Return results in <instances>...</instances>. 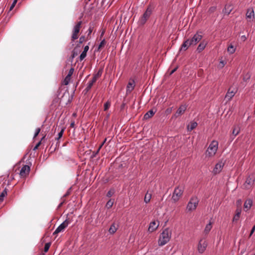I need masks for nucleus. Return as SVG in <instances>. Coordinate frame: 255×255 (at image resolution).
I'll return each mask as SVG.
<instances>
[{
	"mask_svg": "<svg viewBox=\"0 0 255 255\" xmlns=\"http://www.w3.org/2000/svg\"><path fill=\"white\" fill-rule=\"evenodd\" d=\"M184 190V187L182 185H179L175 188L171 198L174 203L178 201L182 197Z\"/></svg>",
	"mask_w": 255,
	"mask_h": 255,
	"instance_id": "obj_4",
	"label": "nucleus"
},
{
	"mask_svg": "<svg viewBox=\"0 0 255 255\" xmlns=\"http://www.w3.org/2000/svg\"><path fill=\"white\" fill-rule=\"evenodd\" d=\"M240 217V215H239L238 214H235V215L233 217V222L238 221Z\"/></svg>",
	"mask_w": 255,
	"mask_h": 255,
	"instance_id": "obj_40",
	"label": "nucleus"
},
{
	"mask_svg": "<svg viewBox=\"0 0 255 255\" xmlns=\"http://www.w3.org/2000/svg\"><path fill=\"white\" fill-rule=\"evenodd\" d=\"M118 225H116L115 223H113L110 227L109 232L111 234H114L118 229Z\"/></svg>",
	"mask_w": 255,
	"mask_h": 255,
	"instance_id": "obj_21",
	"label": "nucleus"
},
{
	"mask_svg": "<svg viewBox=\"0 0 255 255\" xmlns=\"http://www.w3.org/2000/svg\"><path fill=\"white\" fill-rule=\"evenodd\" d=\"M255 231V225L253 226V227L251 231L250 237H251L253 235V234L254 233Z\"/></svg>",
	"mask_w": 255,
	"mask_h": 255,
	"instance_id": "obj_45",
	"label": "nucleus"
},
{
	"mask_svg": "<svg viewBox=\"0 0 255 255\" xmlns=\"http://www.w3.org/2000/svg\"><path fill=\"white\" fill-rule=\"evenodd\" d=\"M224 165L225 162L224 160H220L216 164L213 170V173L214 174L219 173L222 170Z\"/></svg>",
	"mask_w": 255,
	"mask_h": 255,
	"instance_id": "obj_11",
	"label": "nucleus"
},
{
	"mask_svg": "<svg viewBox=\"0 0 255 255\" xmlns=\"http://www.w3.org/2000/svg\"><path fill=\"white\" fill-rule=\"evenodd\" d=\"M197 126V123L195 122H192L188 126L187 129L189 131H191Z\"/></svg>",
	"mask_w": 255,
	"mask_h": 255,
	"instance_id": "obj_23",
	"label": "nucleus"
},
{
	"mask_svg": "<svg viewBox=\"0 0 255 255\" xmlns=\"http://www.w3.org/2000/svg\"><path fill=\"white\" fill-rule=\"evenodd\" d=\"M152 195L151 193H149L148 192L145 194L144 198V202L145 203H148L150 202L151 198Z\"/></svg>",
	"mask_w": 255,
	"mask_h": 255,
	"instance_id": "obj_25",
	"label": "nucleus"
},
{
	"mask_svg": "<svg viewBox=\"0 0 255 255\" xmlns=\"http://www.w3.org/2000/svg\"><path fill=\"white\" fill-rule=\"evenodd\" d=\"M111 103L108 101L104 104V111H107L110 107Z\"/></svg>",
	"mask_w": 255,
	"mask_h": 255,
	"instance_id": "obj_33",
	"label": "nucleus"
},
{
	"mask_svg": "<svg viewBox=\"0 0 255 255\" xmlns=\"http://www.w3.org/2000/svg\"><path fill=\"white\" fill-rule=\"evenodd\" d=\"M113 204H114V201L112 200V199H110L109 200L106 205V207L108 208V209H110V208H111L113 205Z\"/></svg>",
	"mask_w": 255,
	"mask_h": 255,
	"instance_id": "obj_29",
	"label": "nucleus"
},
{
	"mask_svg": "<svg viewBox=\"0 0 255 255\" xmlns=\"http://www.w3.org/2000/svg\"><path fill=\"white\" fill-rule=\"evenodd\" d=\"M216 6H212L209 8V12L210 13H213L216 10Z\"/></svg>",
	"mask_w": 255,
	"mask_h": 255,
	"instance_id": "obj_42",
	"label": "nucleus"
},
{
	"mask_svg": "<svg viewBox=\"0 0 255 255\" xmlns=\"http://www.w3.org/2000/svg\"><path fill=\"white\" fill-rule=\"evenodd\" d=\"M106 44V41L105 39H103L100 43L98 49L100 50L101 48H102V47H103Z\"/></svg>",
	"mask_w": 255,
	"mask_h": 255,
	"instance_id": "obj_35",
	"label": "nucleus"
},
{
	"mask_svg": "<svg viewBox=\"0 0 255 255\" xmlns=\"http://www.w3.org/2000/svg\"><path fill=\"white\" fill-rule=\"evenodd\" d=\"M107 140V138H105V140L103 141V142L102 143V144L99 146L98 151L100 149V148L103 146V145L104 144V143L106 142Z\"/></svg>",
	"mask_w": 255,
	"mask_h": 255,
	"instance_id": "obj_47",
	"label": "nucleus"
},
{
	"mask_svg": "<svg viewBox=\"0 0 255 255\" xmlns=\"http://www.w3.org/2000/svg\"><path fill=\"white\" fill-rule=\"evenodd\" d=\"M152 12V9L150 6H148L142 16L138 20L139 25H143L145 23L147 20L149 18Z\"/></svg>",
	"mask_w": 255,
	"mask_h": 255,
	"instance_id": "obj_6",
	"label": "nucleus"
},
{
	"mask_svg": "<svg viewBox=\"0 0 255 255\" xmlns=\"http://www.w3.org/2000/svg\"><path fill=\"white\" fill-rule=\"evenodd\" d=\"M199 202V200L197 196H192L187 205V210L189 212L195 210L198 206Z\"/></svg>",
	"mask_w": 255,
	"mask_h": 255,
	"instance_id": "obj_5",
	"label": "nucleus"
},
{
	"mask_svg": "<svg viewBox=\"0 0 255 255\" xmlns=\"http://www.w3.org/2000/svg\"><path fill=\"white\" fill-rule=\"evenodd\" d=\"M212 228V223L210 221L209 223V224L206 225V226L205 228L204 233L205 234V235H207L210 232V231H211Z\"/></svg>",
	"mask_w": 255,
	"mask_h": 255,
	"instance_id": "obj_22",
	"label": "nucleus"
},
{
	"mask_svg": "<svg viewBox=\"0 0 255 255\" xmlns=\"http://www.w3.org/2000/svg\"><path fill=\"white\" fill-rule=\"evenodd\" d=\"M240 131V128L239 127V126H236L233 130L232 134L234 135V136H235L239 134Z\"/></svg>",
	"mask_w": 255,
	"mask_h": 255,
	"instance_id": "obj_26",
	"label": "nucleus"
},
{
	"mask_svg": "<svg viewBox=\"0 0 255 255\" xmlns=\"http://www.w3.org/2000/svg\"><path fill=\"white\" fill-rule=\"evenodd\" d=\"M226 64V62L224 61H220V64H221V67H223L224 66V65Z\"/></svg>",
	"mask_w": 255,
	"mask_h": 255,
	"instance_id": "obj_49",
	"label": "nucleus"
},
{
	"mask_svg": "<svg viewBox=\"0 0 255 255\" xmlns=\"http://www.w3.org/2000/svg\"><path fill=\"white\" fill-rule=\"evenodd\" d=\"M92 32V29L91 27H90L88 29V35L90 34Z\"/></svg>",
	"mask_w": 255,
	"mask_h": 255,
	"instance_id": "obj_51",
	"label": "nucleus"
},
{
	"mask_svg": "<svg viewBox=\"0 0 255 255\" xmlns=\"http://www.w3.org/2000/svg\"><path fill=\"white\" fill-rule=\"evenodd\" d=\"M255 180V175H250L247 178L244 186L246 189H250L254 184Z\"/></svg>",
	"mask_w": 255,
	"mask_h": 255,
	"instance_id": "obj_10",
	"label": "nucleus"
},
{
	"mask_svg": "<svg viewBox=\"0 0 255 255\" xmlns=\"http://www.w3.org/2000/svg\"><path fill=\"white\" fill-rule=\"evenodd\" d=\"M44 137H45V136H43V137L42 138L41 140L40 141H39V142L36 144V145L35 146V147H34V148H33V149H34V150H36V149H37V148H38V147L39 146V145H40V144H41V140H42L44 138Z\"/></svg>",
	"mask_w": 255,
	"mask_h": 255,
	"instance_id": "obj_41",
	"label": "nucleus"
},
{
	"mask_svg": "<svg viewBox=\"0 0 255 255\" xmlns=\"http://www.w3.org/2000/svg\"><path fill=\"white\" fill-rule=\"evenodd\" d=\"M74 69L73 68H71L69 71V72H68V74L67 75V76H68V77H71V76L73 75V72H74Z\"/></svg>",
	"mask_w": 255,
	"mask_h": 255,
	"instance_id": "obj_39",
	"label": "nucleus"
},
{
	"mask_svg": "<svg viewBox=\"0 0 255 255\" xmlns=\"http://www.w3.org/2000/svg\"><path fill=\"white\" fill-rule=\"evenodd\" d=\"M232 10V7L231 5H226L225 7V13L227 14H229Z\"/></svg>",
	"mask_w": 255,
	"mask_h": 255,
	"instance_id": "obj_28",
	"label": "nucleus"
},
{
	"mask_svg": "<svg viewBox=\"0 0 255 255\" xmlns=\"http://www.w3.org/2000/svg\"><path fill=\"white\" fill-rule=\"evenodd\" d=\"M115 193V190L113 189H110L107 194V196L108 197H112Z\"/></svg>",
	"mask_w": 255,
	"mask_h": 255,
	"instance_id": "obj_30",
	"label": "nucleus"
},
{
	"mask_svg": "<svg viewBox=\"0 0 255 255\" xmlns=\"http://www.w3.org/2000/svg\"><path fill=\"white\" fill-rule=\"evenodd\" d=\"M40 129L39 128H37L36 129V130H35V132L34 133V137H35L36 136H37L38 135V134L40 132Z\"/></svg>",
	"mask_w": 255,
	"mask_h": 255,
	"instance_id": "obj_43",
	"label": "nucleus"
},
{
	"mask_svg": "<svg viewBox=\"0 0 255 255\" xmlns=\"http://www.w3.org/2000/svg\"><path fill=\"white\" fill-rule=\"evenodd\" d=\"M186 109L185 105H181L177 110L176 113L174 114V117L175 118H178L180 116L183 114Z\"/></svg>",
	"mask_w": 255,
	"mask_h": 255,
	"instance_id": "obj_15",
	"label": "nucleus"
},
{
	"mask_svg": "<svg viewBox=\"0 0 255 255\" xmlns=\"http://www.w3.org/2000/svg\"><path fill=\"white\" fill-rule=\"evenodd\" d=\"M86 55H87V53L83 51L80 56V57H79L80 60V61L83 60L86 57Z\"/></svg>",
	"mask_w": 255,
	"mask_h": 255,
	"instance_id": "obj_34",
	"label": "nucleus"
},
{
	"mask_svg": "<svg viewBox=\"0 0 255 255\" xmlns=\"http://www.w3.org/2000/svg\"><path fill=\"white\" fill-rule=\"evenodd\" d=\"M242 37L243 38H244V40H245V39H246V36H242Z\"/></svg>",
	"mask_w": 255,
	"mask_h": 255,
	"instance_id": "obj_55",
	"label": "nucleus"
},
{
	"mask_svg": "<svg viewBox=\"0 0 255 255\" xmlns=\"http://www.w3.org/2000/svg\"><path fill=\"white\" fill-rule=\"evenodd\" d=\"M241 208H238L237 210H236V214H238L239 215H241Z\"/></svg>",
	"mask_w": 255,
	"mask_h": 255,
	"instance_id": "obj_44",
	"label": "nucleus"
},
{
	"mask_svg": "<svg viewBox=\"0 0 255 255\" xmlns=\"http://www.w3.org/2000/svg\"><path fill=\"white\" fill-rule=\"evenodd\" d=\"M85 40V37L84 36H81L79 39V42L80 43H82L84 42Z\"/></svg>",
	"mask_w": 255,
	"mask_h": 255,
	"instance_id": "obj_46",
	"label": "nucleus"
},
{
	"mask_svg": "<svg viewBox=\"0 0 255 255\" xmlns=\"http://www.w3.org/2000/svg\"><path fill=\"white\" fill-rule=\"evenodd\" d=\"M50 243H46L45 245L44 248L45 252H48V250H49V249L50 248Z\"/></svg>",
	"mask_w": 255,
	"mask_h": 255,
	"instance_id": "obj_37",
	"label": "nucleus"
},
{
	"mask_svg": "<svg viewBox=\"0 0 255 255\" xmlns=\"http://www.w3.org/2000/svg\"><path fill=\"white\" fill-rule=\"evenodd\" d=\"M1 202H2V201H0V203Z\"/></svg>",
	"mask_w": 255,
	"mask_h": 255,
	"instance_id": "obj_58",
	"label": "nucleus"
},
{
	"mask_svg": "<svg viewBox=\"0 0 255 255\" xmlns=\"http://www.w3.org/2000/svg\"><path fill=\"white\" fill-rule=\"evenodd\" d=\"M1 202H2V201H0V203Z\"/></svg>",
	"mask_w": 255,
	"mask_h": 255,
	"instance_id": "obj_57",
	"label": "nucleus"
},
{
	"mask_svg": "<svg viewBox=\"0 0 255 255\" xmlns=\"http://www.w3.org/2000/svg\"><path fill=\"white\" fill-rule=\"evenodd\" d=\"M29 171L30 167L28 165H24L20 169V175L21 176L24 177L28 174Z\"/></svg>",
	"mask_w": 255,
	"mask_h": 255,
	"instance_id": "obj_16",
	"label": "nucleus"
},
{
	"mask_svg": "<svg viewBox=\"0 0 255 255\" xmlns=\"http://www.w3.org/2000/svg\"><path fill=\"white\" fill-rule=\"evenodd\" d=\"M237 204L238 205H241L242 200L241 199H239L238 200H237Z\"/></svg>",
	"mask_w": 255,
	"mask_h": 255,
	"instance_id": "obj_50",
	"label": "nucleus"
},
{
	"mask_svg": "<svg viewBox=\"0 0 255 255\" xmlns=\"http://www.w3.org/2000/svg\"><path fill=\"white\" fill-rule=\"evenodd\" d=\"M63 204V202H61L58 206V208H60Z\"/></svg>",
	"mask_w": 255,
	"mask_h": 255,
	"instance_id": "obj_53",
	"label": "nucleus"
},
{
	"mask_svg": "<svg viewBox=\"0 0 255 255\" xmlns=\"http://www.w3.org/2000/svg\"><path fill=\"white\" fill-rule=\"evenodd\" d=\"M202 38V35L199 32H197L191 38L186 39L183 43L180 50L186 51L189 47L195 45Z\"/></svg>",
	"mask_w": 255,
	"mask_h": 255,
	"instance_id": "obj_1",
	"label": "nucleus"
},
{
	"mask_svg": "<svg viewBox=\"0 0 255 255\" xmlns=\"http://www.w3.org/2000/svg\"><path fill=\"white\" fill-rule=\"evenodd\" d=\"M74 123H72V124H71V126H74Z\"/></svg>",
	"mask_w": 255,
	"mask_h": 255,
	"instance_id": "obj_56",
	"label": "nucleus"
},
{
	"mask_svg": "<svg viewBox=\"0 0 255 255\" xmlns=\"http://www.w3.org/2000/svg\"><path fill=\"white\" fill-rule=\"evenodd\" d=\"M207 45V42L204 41H202L198 45L197 48V51L198 52H201L202 51H203L205 48L206 47Z\"/></svg>",
	"mask_w": 255,
	"mask_h": 255,
	"instance_id": "obj_18",
	"label": "nucleus"
},
{
	"mask_svg": "<svg viewBox=\"0 0 255 255\" xmlns=\"http://www.w3.org/2000/svg\"><path fill=\"white\" fill-rule=\"evenodd\" d=\"M134 82H129L127 87V92H131L134 88Z\"/></svg>",
	"mask_w": 255,
	"mask_h": 255,
	"instance_id": "obj_24",
	"label": "nucleus"
},
{
	"mask_svg": "<svg viewBox=\"0 0 255 255\" xmlns=\"http://www.w3.org/2000/svg\"><path fill=\"white\" fill-rule=\"evenodd\" d=\"M254 255H255V254Z\"/></svg>",
	"mask_w": 255,
	"mask_h": 255,
	"instance_id": "obj_59",
	"label": "nucleus"
},
{
	"mask_svg": "<svg viewBox=\"0 0 255 255\" xmlns=\"http://www.w3.org/2000/svg\"><path fill=\"white\" fill-rule=\"evenodd\" d=\"M255 13L253 8H250L248 9L246 13V16L247 18H252L254 17Z\"/></svg>",
	"mask_w": 255,
	"mask_h": 255,
	"instance_id": "obj_19",
	"label": "nucleus"
},
{
	"mask_svg": "<svg viewBox=\"0 0 255 255\" xmlns=\"http://www.w3.org/2000/svg\"><path fill=\"white\" fill-rule=\"evenodd\" d=\"M207 241L205 238L201 239L197 246V250L199 253H203L207 247Z\"/></svg>",
	"mask_w": 255,
	"mask_h": 255,
	"instance_id": "obj_7",
	"label": "nucleus"
},
{
	"mask_svg": "<svg viewBox=\"0 0 255 255\" xmlns=\"http://www.w3.org/2000/svg\"><path fill=\"white\" fill-rule=\"evenodd\" d=\"M70 223V222L69 221H68L67 219L65 220L56 228V229L53 232V235H56L60 232H63Z\"/></svg>",
	"mask_w": 255,
	"mask_h": 255,
	"instance_id": "obj_9",
	"label": "nucleus"
},
{
	"mask_svg": "<svg viewBox=\"0 0 255 255\" xmlns=\"http://www.w3.org/2000/svg\"><path fill=\"white\" fill-rule=\"evenodd\" d=\"M253 205V200L251 199H247L244 204V209L247 212L249 211Z\"/></svg>",
	"mask_w": 255,
	"mask_h": 255,
	"instance_id": "obj_17",
	"label": "nucleus"
},
{
	"mask_svg": "<svg viewBox=\"0 0 255 255\" xmlns=\"http://www.w3.org/2000/svg\"><path fill=\"white\" fill-rule=\"evenodd\" d=\"M176 69L175 68L174 69H173L171 72V74L173 73L175 71H176Z\"/></svg>",
	"mask_w": 255,
	"mask_h": 255,
	"instance_id": "obj_52",
	"label": "nucleus"
},
{
	"mask_svg": "<svg viewBox=\"0 0 255 255\" xmlns=\"http://www.w3.org/2000/svg\"><path fill=\"white\" fill-rule=\"evenodd\" d=\"M99 76H100L99 74L98 73L97 74L95 75L93 77L92 79L88 82V85L86 88V90L87 91H88L90 90V89L93 86V84L96 82V81Z\"/></svg>",
	"mask_w": 255,
	"mask_h": 255,
	"instance_id": "obj_14",
	"label": "nucleus"
},
{
	"mask_svg": "<svg viewBox=\"0 0 255 255\" xmlns=\"http://www.w3.org/2000/svg\"><path fill=\"white\" fill-rule=\"evenodd\" d=\"M237 92V90L233 89L232 87L229 88L228 91L225 96V98L228 99V101L231 100V99L234 96Z\"/></svg>",
	"mask_w": 255,
	"mask_h": 255,
	"instance_id": "obj_13",
	"label": "nucleus"
},
{
	"mask_svg": "<svg viewBox=\"0 0 255 255\" xmlns=\"http://www.w3.org/2000/svg\"><path fill=\"white\" fill-rule=\"evenodd\" d=\"M227 51L230 54H233L236 51V48L233 45H230L228 46Z\"/></svg>",
	"mask_w": 255,
	"mask_h": 255,
	"instance_id": "obj_27",
	"label": "nucleus"
},
{
	"mask_svg": "<svg viewBox=\"0 0 255 255\" xmlns=\"http://www.w3.org/2000/svg\"><path fill=\"white\" fill-rule=\"evenodd\" d=\"M17 2V0H13L11 5L10 6L9 10H11L13 8V7L15 6Z\"/></svg>",
	"mask_w": 255,
	"mask_h": 255,
	"instance_id": "obj_36",
	"label": "nucleus"
},
{
	"mask_svg": "<svg viewBox=\"0 0 255 255\" xmlns=\"http://www.w3.org/2000/svg\"><path fill=\"white\" fill-rule=\"evenodd\" d=\"M63 132H64V129H61L60 131L58 133V136L56 138L57 140H58L59 139H60L62 136L63 134Z\"/></svg>",
	"mask_w": 255,
	"mask_h": 255,
	"instance_id": "obj_38",
	"label": "nucleus"
},
{
	"mask_svg": "<svg viewBox=\"0 0 255 255\" xmlns=\"http://www.w3.org/2000/svg\"><path fill=\"white\" fill-rule=\"evenodd\" d=\"M7 192L5 190H3L0 194V201H3L4 196L6 195Z\"/></svg>",
	"mask_w": 255,
	"mask_h": 255,
	"instance_id": "obj_31",
	"label": "nucleus"
},
{
	"mask_svg": "<svg viewBox=\"0 0 255 255\" xmlns=\"http://www.w3.org/2000/svg\"><path fill=\"white\" fill-rule=\"evenodd\" d=\"M154 114L155 112H153L152 110H150L144 115L143 119L144 120H147L152 117Z\"/></svg>",
	"mask_w": 255,
	"mask_h": 255,
	"instance_id": "obj_20",
	"label": "nucleus"
},
{
	"mask_svg": "<svg viewBox=\"0 0 255 255\" xmlns=\"http://www.w3.org/2000/svg\"><path fill=\"white\" fill-rule=\"evenodd\" d=\"M70 79L71 77H68V76L67 75L64 80V84L65 85H68L70 81Z\"/></svg>",
	"mask_w": 255,
	"mask_h": 255,
	"instance_id": "obj_32",
	"label": "nucleus"
},
{
	"mask_svg": "<svg viewBox=\"0 0 255 255\" xmlns=\"http://www.w3.org/2000/svg\"><path fill=\"white\" fill-rule=\"evenodd\" d=\"M82 24V21H79L74 27L72 35L71 36L72 40L74 41L75 40L78 38V33L80 31V28Z\"/></svg>",
	"mask_w": 255,
	"mask_h": 255,
	"instance_id": "obj_8",
	"label": "nucleus"
},
{
	"mask_svg": "<svg viewBox=\"0 0 255 255\" xmlns=\"http://www.w3.org/2000/svg\"><path fill=\"white\" fill-rule=\"evenodd\" d=\"M89 49V47L88 46H85V47H84V50H83V52H85L86 53L87 52V51H88Z\"/></svg>",
	"mask_w": 255,
	"mask_h": 255,
	"instance_id": "obj_48",
	"label": "nucleus"
},
{
	"mask_svg": "<svg viewBox=\"0 0 255 255\" xmlns=\"http://www.w3.org/2000/svg\"><path fill=\"white\" fill-rule=\"evenodd\" d=\"M172 231L167 228L163 230L160 234L158 240V244L159 246H163L166 244L170 240L171 237Z\"/></svg>",
	"mask_w": 255,
	"mask_h": 255,
	"instance_id": "obj_2",
	"label": "nucleus"
},
{
	"mask_svg": "<svg viewBox=\"0 0 255 255\" xmlns=\"http://www.w3.org/2000/svg\"><path fill=\"white\" fill-rule=\"evenodd\" d=\"M170 111H171V110H170V109H168L166 110V112H168V113L170 112Z\"/></svg>",
	"mask_w": 255,
	"mask_h": 255,
	"instance_id": "obj_54",
	"label": "nucleus"
},
{
	"mask_svg": "<svg viewBox=\"0 0 255 255\" xmlns=\"http://www.w3.org/2000/svg\"><path fill=\"white\" fill-rule=\"evenodd\" d=\"M159 226V222L158 220H154L151 222L148 227V231L153 232L155 231Z\"/></svg>",
	"mask_w": 255,
	"mask_h": 255,
	"instance_id": "obj_12",
	"label": "nucleus"
},
{
	"mask_svg": "<svg viewBox=\"0 0 255 255\" xmlns=\"http://www.w3.org/2000/svg\"><path fill=\"white\" fill-rule=\"evenodd\" d=\"M218 145L219 143L217 140H213L206 151V157L208 158L213 157L217 151Z\"/></svg>",
	"mask_w": 255,
	"mask_h": 255,
	"instance_id": "obj_3",
	"label": "nucleus"
}]
</instances>
